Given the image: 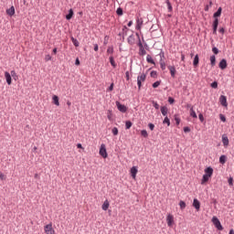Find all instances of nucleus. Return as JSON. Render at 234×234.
<instances>
[{
    "mask_svg": "<svg viewBox=\"0 0 234 234\" xmlns=\"http://www.w3.org/2000/svg\"><path fill=\"white\" fill-rule=\"evenodd\" d=\"M210 65L215 67L217 65V57L215 55L210 56Z\"/></svg>",
    "mask_w": 234,
    "mask_h": 234,
    "instance_id": "nucleus-24",
    "label": "nucleus"
},
{
    "mask_svg": "<svg viewBox=\"0 0 234 234\" xmlns=\"http://www.w3.org/2000/svg\"><path fill=\"white\" fill-rule=\"evenodd\" d=\"M222 144L225 147H227V145H229V139L228 138V135H222Z\"/></svg>",
    "mask_w": 234,
    "mask_h": 234,
    "instance_id": "nucleus-20",
    "label": "nucleus"
},
{
    "mask_svg": "<svg viewBox=\"0 0 234 234\" xmlns=\"http://www.w3.org/2000/svg\"><path fill=\"white\" fill-rule=\"evenodd\" d=\"M227 160H228V156H226L225 154L220 155L219 164H222V165H224V164H226Z\"/></svg>",
    "mask_w": 234,
    "mask_h": 234,
    "instance_id": "nucleus-27",
    "label": "nucleus"
},
{
    "mask_svg": "<svg viewBox=\"0 0 234 234\" xmlns=\"http://www.w3.org/2000/svg\"><path fill=\"white\" fill-rule=\"evenodd\" d=\"M110 63L113 69H116V67H118V65L116 64V61H114V57L112 56L110 57Z\"/></svg>",
    "mask_w": 234,
    "mask_h": 234,
    "instance_id": "nucleus-30",
    "label": "nucleus"
},
{
    "mask_svg": "<svg viewBox=\"0 0 234 234\" xmlns=\"http://www.w3.org/2000/svg\"><path fill=\"white\" fill-rule=\"evenodd\" d=\"M54 105H57V107H59V97L58 95H53L52 97Z\"/></svg>",
    "mask_w": 234,
    "mask_h": 234,
    "instance_id": "nucleus-22",
    "label": "nucleus"
},
{
    "mask_svg": "<svg viewBox=\"0 0 234 234\" xmlns=\"http://www.w3.org/2000/svg\"><path fill=\"white\" fill-rule=\"evenodd\" d=\"M151 78L156 79L158 78V73L154 70L151 71L150 73Z\"/></svg>",
    "mask_w": 234,
    "mask_h": 234,
    "instance_id": "nucleus-45",
    "label": "nucleus"
},
{
    "mask_svg": "<svg viewBox=\"0 0 234 234\" xmlns=\"http://www.w3.org/2000/svg\"><path fill=\"white\" fill-rule=\"evenodd\" d=\"M160 66L162 70H165V62H164L162 58L160 59Z\"/></svg>",
    "mask_w": 234,
    "mask_h": 234,
    "instance_id": "nucleus-48",
    "label": "nucleus"
},
{
    "mask_svg": "<svg viewBox=\"0 0 234 234\" xmlns=\"http://www.w3.org/2000/svg\"><path fill=\"white\" fill-rule=\"evenodd\" d=\"M179 207H180V209L184 210V208L186 207V201L180 200Z\"/></svg>",
    "mask_w": 234,
    "mask_h": 234,
    "instance_id": "nucleus-43",
    "label": "nucleus"
},
{
    "mask_svg": "<svg viewBox=\"0 0 234 234\" xmlns=\"http://www.w3.org/2000/svg\"><path fill=\"white\" fill-rule=\"evenodd\" d=\"M152 103H153L154 109H156V111H158V109H160V104H158V102L153 101Z\"/></svg>",
    "mask_w": 234,
    "mask_h": 234,
    "instance_id": "nucleus-50",
    "label": "nucleus"
},
{
    "mask_svg": "<svg viewBox=\"0 0 234 234\" xmlns=\"http://www.w3.org/2000/svg\"><path fill=\"white\" fill-rule=\"evenodd\" d=\"M6 14L10 17H12V16H15V14H16V7H14V5H12L10 8L6 9Z\"/></svg>",
    "mask_w": 234,
    "mask_h": 234,
    "instance_id": "nucleus-15",
    "label": "nucleus"
},
{
    "mask_svg": "<svg viewBox=\"0 0 234 234\" xmlns=\"http://www.w3.org/2000/svg\"><path fill=\"white\" fill-rule=\"evenodd\" d=\"M168 103H170V105H173V103H175V98L168 97Z\"/></svg>",
    "mask_w": 234,
    "mask_h": 234,
    "instance_id": "nucleus-55",
    "label": "nucleus"
},
{
    "mask_svg": "<svg viewBox=\"0 0 234 234\" xmlns=\"http://www.w3.org/2000/svg\"><path fill=\"white\" fill-rule=\"evenodd\" d=\"M160 83H162V80H156L152 84L153 89H158L160 87Z\"/></svg>",
    "mask_w": 234,
    "mask_h": 234,
    "instance_id": "nucleus-34",
    "label": "nucleus"
},
{
    "mask_svg": "<svg viewBox=\"0 0 234 234\" xmlns=\"http://www.w3.org/2000/svg\"><path fill=\"white\" fill-rule=\"evenodd\" d=\"M99 154H101V156L102 158H107L109 156V154H107V148H106L105 144H102L101 145Z\"/></svg>",
    "mask_w": 234,
    "mask_h": 234,
    "instance_id": "nucleus-2",
    "label": "nucleus"
},
{
    "mask_svg": "<svg viewBox=\"0 0 234 234\" xmlns=\"http://www.w3.org/2000/svg\"><path fill=\"white\" fill-rule=\"evenodd\" d=\"M212 29L214 36H217V30L218 29V18H214L213 24H212Z\"/></svg>",
    "mask_w": 234,
    "mask_h": 234,
    "instance_id": "nucleus-6",
    "label": "nucleus"
},
{
    "mask_svg": "<svg viewBox=\"0 0 234 234\" xmlns=\"http://www.w3.org/2000/svg\"><path fill=\"white\" fill-rule=\"evenodd\" d=\"M209 178H211L209 176H207L206 174L203 175L202 180H201V184H207V182H209Z\"/></svg>",
    "mask_w": 234,
    "mask_h": 234,
    "instance_id": "nucleus-26",
    "label": "nucleus"
},
{
    "mask_svg": "<svg viewBox=\"0 0 234 234\" xmlns=\"http://www.w3.org/2000/svg\"><path fill=\"white\" fill-rule=\"evenodd\" d=\"M146 61H147V63H151L152 65H155L154 59H153V57H151V55H147Z\"/></svg>",
    "mask_w": 234,
    "mask_h": 234,
    "instance_id": "nucleus-31",
    "label": "nucleus"
},
{
    "mask_svg": "<svg viewBox=\"0 0 234 234\" xmlns=\"http://www.w3.org/2000/svg\"><path fill=\"white\" fill-rule=\"evenodd\" d=\"M5 78L7 85H12V75H10V72L5 71Z\"/></svg>",
    "mask_w": 234,
    "mask_h": 234,
    "instance_id": "nucleus-13",
    "label": "nucleus"
},
{
    "mask_svg": "<svg viewBox=\"0 0 234 234\" xmlns=\"http://www.w3.org/2000/svg\"><path fill=\"white\" fill-rule=\"evenodd\" d=\"M130 173H131L132 178H133V180H135L136 179V175H138V167L133 166L130 170Z\"/></svg>",
    "mask_w": 234,
    "mask_h": 234,
    "instance_id": "nucleus-10",
    "label": "nucleus"
},
{
    "mask_svg": "<svg viewBox=\"0 0 234 234\" xmlns=\"http://www.w3.org/2000/svg\"><path fill=\"white\" fill-rule=\"evenodd\" d=\"M70 39H71L74 47H80V41H78V39H76L74 37H70Z\"/></svg>",
    "mask_w": 234,
    "mask_h": 234,
    "instance_id": "nucleus-33",
    "label": "nucleus"
},
{
    "mask_svg": "<svg viewBox=\"0 0 234 234\" xmlns=\"http://www.w3.org/2000/svg\"><path fill=\"white\" fill-rule=\"evenodd\" d=\"M220 16H222V7H218L217 12H215L213 14V17L214 19H218V17H220Z\"/></svg>",
    "mask_w": 234,
    "mask_h": 234,
    "instance_id": "nucleus-17",
    "label": "nucleus"
},
{
    "mask_svg": "<svg viewBox=\"0 0 234 234\" xmlns=\"http://www.w3.org/2000/svg\"><path fill=\"white\" fill-rule=\"evenodd\" d=\"M229 185L233 186V177L229 178Z\"/></svg>",
    "mask_w": 234,
    "mask_h": 234,
    "instance_id": "nucleus-64",
    "label": "nucleus"
},
{
    "mask_svg": "<svg viewBox=\"0 0 234 234\" xmlns=\"http://www.w3.org/2000/svg\"><path fill=\"white\" fill-rule=\"evenodd\" d=\"M198 63H200V58L198 57V54H197L194 57V60H193V66L195 67V69H197V67H198Z\"/></svg>",
    "mask_w": 234,
    "mask_h": 234,
    "instance_id": "nucleus-19",
    "label": "nucleus"
},
{
    "mask_svg": "<svg viewBox=\"0 0 234 234\" xmlns=\"http://www.w3.org/2000/svg\"><path fill=\"white\" fill-rule=\"evenodd\" d=\"M107 90H108L109 92H112V90H114V83H112V84L109 86V88L107 89Z\"/></svg>",
    "mask_w": 234,
    "mask_h": 234,
    "instance_id": "nucleus-51",
    "label": "nucleus"
},
{
    "mask_svg": "<svg viewBox=\"0 0 234 234\" xmlns=\"http://www.w3.org/2000/svg\"><path fill=\"white\" fill-rule=\"evenodd\" d=\"M131 127H133V122H131V121H126V122H125V129H126V130H129V129H131Z\"/></svg>",
    "mask_w": 234,
    "mask_h": 234,
    "instance_id": "nucleus-35",
    "label": "nucleus"
},
{
    "mask_svg": "<svg viewBox=\"0 0 234 234\" xmlns=\"http://www.w3.org/2000/svg\"><path fill=\"white\" fill-rule=\"evenodd\" d=\"M142 25H144V19L137 16L135 28L137 30H142Z\"/></svg>",
    "mask_w": 234,
    "mask_h": 234,
    "instance_id": "nucleus-11",
    "label": "nucleus"
},
{
    "mask_svg": "<svg viewBox=\"0 0 234 234\" xmlns=\"http://www.w3.org/2000/svg\"><path fill=\"white\" fill-rule=\"evenodd\" d=\"M166 222H167L168 228H171L173 224H175V218L173 217V215L169 214L166 217Z\"/></svg>",
    "mask_w": 234,
    "mask_h": 234,
    "instance_id": "nucleus-9",
    "label": "nucleus"
},
{
    "mask_svg": "<svg viewBox=\"0 0 234 234\" xmlns=\"http://www.w3.org/2000/svg\"><path fill=\"white\" fill-rule=\"evenodd\" d=\"M137 46L139 47L140 56H145V54H147V51H145V48H144V44L142 43V39H139V42L137 43Z\"/></svg>",
    "mask_w": 234,
    "mask_h": 234,
    "instance_id": "nucleus-3",
    "label": "nucleus"
},
{
    "mask_svg": "<svg viewBox=\"0 0 234 234\" xmlns=\"http://www.w3.org/2000/svg\"><path fill=\"white\" fill-rule=\"evenodd\" d=\"M218 67L221 70H226V69H228V60H226V58H222L219 61Z\"/></svg>",
    "mask_w": 234,
    "mask_h": 234,
    "instance_id": "nucleus-7",
    "label": "nucleus"
},
{
    "mask_svg": "<svg viewBox=\"0 0 234 234\" xmlns=\"http://www.w3.org/2000/svg\"><path fill=\"white\" fill-rule=\"evenodd\" d=\"M107 54H114V48L109 47L107 49Z\"/></svg>",
    "mask_w": 234,
    "mask_h": 234,
    "instance_id": "nucleus-47",
    "label": "nucleus"
},
{
    "mask_svg": "<svg viewBox=\"0 0 234 234\" xmlns=\"http://www.w3.org/2000/svg\"><path fill=\"white\" fill-rule=\"evenodd\" d=\"M141 136H143L144 138H147L149 136V133H147V130H142Z\"/></svg>",
    "mask_w": 234,
    "mask_h": 234,
    "instance_id": "nucleus-41",
    "label": "nucleus"
},
{
    "mask_svg": "<svg viewBox=\"0 0 234 234\" xmlns=\"http://www.w3.org/2000/svg\"><path fill=\"white\" fill-rule=\"evenodd\" d=\"M112 133L113 136H118V129L116 127H113L112 129Z\"/></svg>",
    "mask_w": 234,
    "mask_h": 234,
    "instance_id": "nucleus-49",
    "label": "nucleus"
},
{
    "mask_svg": "<svg viewBox=\"0 0 234 234\" xmlns=\"http://www.w3.org/2000/svg\"><path fill=\"white\" fill-rule=\"evenodd\" d=\"M167 112H168V109L167 106H162L161 107V113L163 114V116H167Z\"/></svg>",
    "mask_w": 234,
    "mask_h": 234,
    "instance_id": "nucleus-28",
    "label": "nucleus"
},
{
    "mask_svg": "<svg viewBox=\"0 0 234 234\" xmlns=\"http://www.w3.org/2000/svg\"><path fill=\"white\" fill-rule=\"evenodd\" d=\"M117 16H123V8L118 7L116 10Z\"/></svg>",
    "mask_w": 234,
    "mask_h": 234,
    "instance_id": "nucleus-40",
    "label": "nucleus"
},
{
    "mask_svg": "<svg viewBox=\"0 0 234 234\" xmlns=\"http://www.w3.org/2000/svg\"><path fill=\"white\" fill-rule=\"evenodd\" d=\"M138 90H142V81L137 80Z\"/></svg>",
    "mask_w": 234,
    "mask_h": 234,
    "instance_id": "nucleus-58",
    "label": "nucleus"
},
{
    "mask_svg": "<svg viewBox=\"0 0 234 234\" xmlns=\"http://www.w3.org/2000/svg\"><path fill=\"white\" fill-rule=\"evenodd\" d=\"M213 6V2L209 1V4L205 6V12H209V8Z\"/></svg>",
    "mask_w": 234,
    "mask_h": 234,
    "instance_id": "nucleus-38",
    "label": "nucleus"
},
{
    "mask_svg": "<svg viewBox=\"0 0 234 234\" xmlns=\"http://www.w3.org/2000/svg\"><path fill=\"white\" fill-rule=\"evenodd\" d=\"M128 44L131 46L134 45L136 43V39L134 38V35H130L127 38Z\"/></svg>",
    "mask_w": 234,
    "mask_h": 234,
    "instance_id": "nucleus-21",
    "label": "nucleus"
},
{
    "mask_svg": "<svg viewBox=\"0 0 234 234\" xmlns=\"http://www.w3.org/2000/svg\"><path fill=\"white\" fill-rule=\"evenodd\" d=\"M219 103L222 105V107H228V97L225 95H220Z\"/></svg>",
    "mask_w": 234,
    "mask_h": 234,
    "instance_id": "nucleus-8",
    "label": "nucleus"
},
{
    "mask_svg": "<svg viewBox=\"0 0 234 234\" xmlns=\"http://www.w3.org/2000/svg\"><path fill=\"white\" fill-rule=\"evenodd\" d=\"M110 206L111 204H109V200H105L101 206V208L103 209V211H107Z\"/></svg>",
    "mask_w": 234,
    "mask_h": 234,
    "instance_id": "nucleus-25",
    "label": "nucleus"
},
{
    "mask_svg": "<svg viewBox=\"0 0 234 234\" xmlns=\"http://www.w3.org/2000/svg\"><path fill=\"white\" fill-rule=\"evenodd\" d=\"M52 59V57L50 55H46L45 61H50Z\"/></svg>",
    "mask_w": 234,
    "mask_h": 234,
    "instance_id": "nucleus-59",
    "label": "nucleus"
},
{
    "mask_svg": "<svg viewBox=\"0 0 234 234\" xmlns=\"http://www.w3.org/2000/svg\"><path fill=\"white\" fill-rule=\"evenodd\" d=\"M163 123L167 125V127H169L171 125V121L169 120V117H165Z\"/></svg>",
    "mask_w": 234,
    "mask_h": 234,
    "instance_id": "nucleus-36",
    "label": "nucleus"
},
{
    "mask_svg": "<svg viewBox=\"0 0 234 234\" xmlns=\"http://www.w3.org/2000/svg\"><path fill=\"white\" fill-rule=\"evenodd\" d=\"M148 127H149L150 131H154V123L149 122Z\"/></svg>",
    "mask_w": 234,
    "mask_h": 234,
    "instance_id": "nucleus-56",
    "label": "nucleus"
},
{
    "mask_svg": "<svg viewBox=\"0 0 234 234\" xmlns=\"http://www.w3.org/2000/svg\"><path fill=\"white\" fill-rule=\"evenodd\" d=\"M167 69L170 71L171 77L176 78V68L175 66H168Z\"/></svg>",
    "mask_w": 234,
    "mask_h": 234,
    "instance_id": "nucleus-12",
    "label": "nucleus"
},
{
    "mask_svg": "<svg viewBox=\"0 0 234 234\" xmlns=\"http://www.w3.org/2000/svg\"><path fill=\"white\" fill-rule=\"evenodd\" d=\"M72 17H74V10L72 8H70L68 11V14L66 15V19H67V21H70V19H72Z\"/></svg>",
    "mask_w": 234,
    "mask_h": 234,
    "instance_id": "nucleus-16",
    "label": "nucleus"
},
{
    "mask_svg": "<svg viewBox=\"0 0 234 234\" xmlns=\"http://www.w3.org/2000/svg\"><path fill=\"white\" fill-rule=\"evenodd\" d=\"M212 222H213L215 228H217V229L218 231H222V229H224V227H222V223H220V220L218 219V218L213 217Z\"/></svg>",
    "mask_w": 234,
    "mask_h": 234,
    "instance_id": "nucleus-1",
    "label": "nucleus"
},
{
    "mask_svg": "<svg viewBox=\"0 0 234 234\" xmlns=\"http://www.w3.org/2000/svg\"><path fill=\"white\" fill-rule=\"evenodd\" d=\"M107 118L110 122H112V111H108Z\"/></svg>",
    "mask_w": 234,
    "mask_h": 234,
    "instance_id": "nucleus-44",
    "label": "nucleus"
},
{
    "mask_svg": "<svg viewBox=\"0 0 234 234\" xmlns=\"http://www.w3.org/2000/svg\"><path fill=\"white\" fill-rule=\"evenodd\" d=\"M115 104H116L118 111H120V112H127V106H125V104H122L118 101L115 102Z\"/></svg>",
    "mask_w": 234,
    "mask_h": 234,
    "instance_id": "nucleus-4",
    "label": "nucleus"
},
{
    "mask_svg": "<svg viewBox=\"0 0 234 234\" xmlns=\"http://www.w3.org/2000/svg\"><path fill=\"white\" fill-rule=\"evenodd\" d=\"M212 52H213V54H215V55L218 54V52H219L218 48L213 47V48H212Z\"/></svg>",
    "mask_w": 234,
    "mask_h": 234,
    "instance_id": "nucleus-52",
    "label": "nucleus"
},
{
    "mask_svg": "<svg viewBox=\"0 0 234 234\" xmlns=\"http://www.w3.org/2000/svg\"><path fill=\"white\" fill-rule=\"evenodd\" d=\"M10 75L13 78V80H15V81H17V80L19 79V77L17 76V73H16V70H11Z\"/></svg>",
    "mask_w": 234,
    "mask_h": 234,
    "instance_id": "nucleus-32",
    "label": "nucleus"
},
{
    "mask_svg": "<svg viewBox=\"0 0 234 234\" xmlns=\"http://www.w3.org/2000/svg\"><path fill=\"white\" fill-rule=\"evenodd\" d=\"M190 116L192 118H198V116L197 115V112H195V110L193 108L190 109Z\"/></svg>",
    "mask_w": 234,
    "mask_h": 234,
    "instance_id": "nucleus-37",
    "label": "nucleus"
},
{
    "mask_svg": "<svg viewBox=\"0 0 234 234\" xmlns=\"http://www.w3.org/2000/svg\"><path fill=\"white\" fill-rule=\"evenodd\" d=\"M205 175H207V176H213V167L208 166L205 169Z\"/></svg>",
    "mask_w": 234,
    "mask_h": 234,
    "instance_id": "nucleus-18",
    "label": "nucleus"
},
{
    "mask_svg": "<svg viewBox=\"0 0 234 234\" xmlns=\"http://www.w3.org/2000/svg\"><path fill=\"white\" fill-rule=\"evenodd\" d=\"M193 207H195V209L197 211H200V201L197 198H194L193 200Z\"/></svg>",
    "mask_w": 234,
    "mask_h": 234,
    "instance_id": "nucleus-14",
    "label": "nucleus"
},
{
    "mask_svg": "<svg viewBox=\"0 0 234 234\" xmlns=\"http://www.w3.org/2000/svg\"><path fill=\"white\" fill-rule=\"evenodd\" d=\"M127 32H129V27H127V26H123L122 32L119 33V36H127Z\"/></svg>",
    "mask_w": 234,
    "mask_h": 234,
    "instance_id": "nucleus-23",
    "label": "nucleus"
},
{
    "mask_svg": "<svg viewBox=\"0 0 234 234\" xmlns=\"http://www.w3.org/2000/svg\"><path fill=\"white\" fill-rule=\"evenodd\" d=\"M198 119H199V122H201V123H204V114H202V113H199L198 114Z\"/></svg>",
    "mask_w": 234,
    "mask_h": 234,
    "instance_id": "nucleus-53",
    "label": "nucleus"
},
{
    "mask_svg": "<svg viewBox=\"0 0 234 234\" xmlns=\"http://www.w3.org/2000/svg\"><path fill=\"white\" fill-rule=\"evenodd\" d=\"M45 233L47 234H56V230L52 228V224H48L44 227Z\"/></svg>",
    "mask_w": 234,
    "mask_h": 234,
    "instance_id": "nucleus-5",
    "label": "nucleus"
},
{
    "mask_svg": "<svg viewBox=\"0 0 234 234\" xmlns=\"http://www.w3.org/2000/svg\"><path fill=\"white\" fill-rule=\"evenodd\" d=\"M175 122L176 125H180L181 120L178 115H175Z\"/></svg>",
    "mask_w": 234,
    "mask_h": 234,
    "instance_id": "nucleus-46",
    "label": "nucleus"
},
{
    "mask_svg": "<svg viewBox=\"0 0 234 234\" xmlns=\"http://www.w3.org/2000/svg\"><path fill=\"white\" fill-rule=\"evenodd\" d=\"M218 32H219L220 34H224V33L226 32V29H225L224 27H220L219 30H218Z\"/></svg>",
    "mask_w": 234,
    "mask_h": 234,
    "instance_id": "nucleus-62",
    "label": "nucleus"
},
{
    "mask_svg": "<svg viewBox=\"0 0 234 234\" xmlns=\"http://www.w3.org/2000/svg\"><path fill=\"white\" fill-rule=\"evenodd\" d=\"M93 49L95 50V52H98V50H100V47L98 46V44H94L93 45Z\"/></svg>",
    "mask_w": 234,
    "mask_h": 234,
    "instance_id": "nucleus-60",
    "label": "nucleus"
},
{
    "mask_svg": "<svg viewBox=\"0 0 234 234\" xmlns=\"http://www.w3.org/2000/svg\"><path fill=\"white\" fill-rule=\"evenodd\" d=\"M104 45H107V43H109V36H105L104 37Z\"/></svg>",
    "mask_w": 234,
    "mask_h": 234,
    "instance_id": "nucleus-61",
    "label": "nucleus"
},
{
    "mask_svg": "<svg viewBox=\"0 0 234 234\" xmlns=\"http://www.w3.org/2000/svg\"><path fill=\"white\" fill-rule=\"evenodd\" d=\"M125 76H126L127 81H129V80H131V77H130V75H129V71H126V72H125Z\"/></svg>",
    "mask_w": 234,
    "mask_h": 234,
    "instance_id": "nucleus-63",
    "label": "nucleus"
},
{
    "mask_svg": "<svg viewBox=\"0 0 234 234\" xmlns=\"http://www.w3.org/2000/svg\"><path fill=\"white\" fill-rule=\"evenodd\" d=\"M219 119H220L221 122H226V115L220 113V114H219Z\"/></svg>",
    "mask_w": 234,
    "mask_h": 234,
    "instance_id": "nucleus-54",
    "label": "nucleus"
},
{
    "mask_svg": "<svg viewBox=\"0 0 234 234\" xmlns=\"http://www.w3.org/2000/svg\"><path fill=\"white\" fill-rule=\"evenodd\" d=\"M146 78H147V75H145V73H143V74H141V75H139L138 77H137V80L138 81H145V80H146Z\"/></svg>",
    "mask_w": 234,
    "mask_h": 234,
    "instance_id": "nucleus-29",
    "label": "nucleus"
},
{
    "mask_svg": "<svg viewBox=\"0 0 234 234\" xmlns=\"http://www.w3.org/2000/svg\"><path fill=\"white\" fill-rule=\"evenodd\" d=\"M166 5H167L168 12H173V5H171V2L169 0H166Z\"/></svg>",
    "mask_w": 234,
    "mask_h": 234,
    "instance_id": "nucleus-39",
    "label": "nucleus"
},
{
    "mask_svg": "<svg viewBox=\"0 0 234 234\" xmlns=\"http://www.w3.org/2000/svg\"><path fill=\"white\" fill-rule=\"evenodd\" d=\"M210 87L212 89H218V82L217 80L213 81L211 84H210Z\"/></svg>",
    "mask_w": 234,
    "mask_h": 234,
    "instance_id": "nucleus-42",
    "label": "nucleus"
},
{
    "mask_svg": "<svg viewBox=\"0 0 234 234\" xmlns=\"http://www.w3.org/2000/svg\"><path fill=\"white\" fill-rule=\"evenodd\" d=\"M184 133H191V128H189L188 126H186L183 128Z\"/></svg>",
    "mask_w": 234,
    "mask_h": 234,
    "instance_id": "nucleus-57",
    "label": "nucleus"
}]
</instances>
